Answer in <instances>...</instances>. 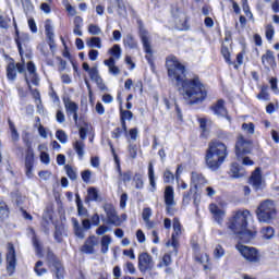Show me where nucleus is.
Masks as SVG:
<instances>
[{
    "instance_id": "nucleus-1",
    "label": "nucleus",
    "mask_w": 279,
    "mask_h": 279,
    "mask_svg": "<svg viewBox=\"0 0 279 279\" xmlns=\"http://www.w3.org/2000/svg\"><path fill=\"white\" fill-rule=\"evenodd\" d=\"M166 69L170 82L177 86L184 101L193 106L206 100L208 90H206V86H204L199 76L186 78V68L180 63L177 57L169 56L166 59Z\"/></svg>"
},
{
    "instance_id": "nucleus-2",
    "label": "nucleus",
    "mask_w": 279,
    "mask_h": 279,
    "mask_svg": "<svg viewBox=\"0 0 279 279\" xmlns=\"http://www.w3.org/2000/svg\"><path fill=\"white\" fill-rule=\"evenodd\" d=\"M228 158V146L217 140L211 141L208 145L205 156V162L211 171H217Z\"/></svg>"
},
{
    "instance_id": "nucleus-3",
    "label": "nucleus",
    "mask_w": 279,
    "mask_h": 279,
    "mask_svg": "<svg viewBox=\"0 0 279 279\" xmlns=\"http://www.w3.org/2000/svg\"><path fill=\"white\" fill-rule=\"evenodd\" d=\"M255 215L259 223H271L278 217V205L271 199L262 201Z\"/></svg>"
},
{
    "instance_id": "nucleus-4",
    "label": "nucleus",
    "mask_w": 279,
    "mask_h": 279,
    "mask_svg": "<svg viewBox=\"0 0 279 279\" xmlns=\"http://www.w3.org/2000/svg\"><path fill=\"white\" fill-rule=\"evenodd\" d=\"M252 219H254V216H252V213L247 209L235 211L229 219L228 229L231 230L233 234H236L241 232V230H245L247 222L252 221Z\"/></svg>"
},
{
    "instance_id": "nucleus-5",
    "label": "nucleus",
    "mask_w": 279,
    "mask_h": 279,
    "mask_svg": "<svg viewBox=\"0 0 279 279\" xmlns=\"http://www.w3.org/2000/svg\"><path fill=\"white\" fill-rule=\"evenodd\" d=\"M235 248L240 252L241 256L247 260V263H260V253L258 252V248L243 245L241 243H238Z\"/></svg>"
},
{
    "instance_id": "nucleus-6",
    "label": "nucleus",
    "mask_w": 279,
    "mask_h": 279,
    "mask_svg": "<svg viewBox=\"0 0 279 279\" xmlns=\"http://www.w3.org/2000/svg\"><path fill=\"white\" fill-rule=\"evenodd\" d=\"M90 131V124L84 123L83 126L80 128L78 134L81 140H76L73 143V148L76 151L80 160L84 158V147H86V144H84V141H86V134Z\"/></svg>"
},
{
    "instance_id": "nucleus-7",
    "label": "nucleus",
    "mask_w": 279,
    "mask_h": 279,
    "mask_svg": "<svg viewBox=\"0 0 279 279\" xmlns=\"http://www.w3.org/2000/svg\"><path fill=\"white\" fill-rule=\"evenodd\" d=\"M208 210L213 215L215 221L221 226L226 218V205H223V203H211L208 206Z\"/></svg>"
},
{
    "instance_id": "nucleus-8",
    "label": "nucleus",
    "mask_w": 279,
    "mask_h": 279,
    "mask_svg": "<svg viewBox=\"0 0 279 279\" xmlns=\"http://www.w3.org/2000/svg\"><path fill=\"white\" fill-rule=\"evenodd\" d=\"M250 151H252V141L245 140L243 135H239L235 143L236 158H241V155L250 154Z\"/></svg>"
},
{
    "instance_id": "nucleus-9",
    "label": "nucleus",
    "mask_w": 279,
    "mask_h": 279,
    "mask_svg": "<svg viewBox=\"0 0 279 279\" xmlns=\"http://www.w3.org/2000/svg\"><path fill=\"white\" fill-rule=\"evenodd\" d=\"M25 82L28 86V88L32 87L31 84H33L34 86H38V74L36 73V64H34V62L29 61L26 64V73H25Z\"/></svg>"
},
{
    "instance_id": "nucleus-10",
    "label": "nucleus",
    "mask_w": 279,
    "mask_h": 279,
    "mask_svg": "<svg viewBox=\"0 0 279 279\" xmlns=\"http://www.w3.org/2000/svg\"><path fill=\"white\" fill-rule=\"evenodd\" d=\"M154 258L148 253H141L138 255V269L142 274L146 271H151L154 269Z\"/></svg>"
},
{
    "instance_id": "nucleus-11",
    "label": "nucleus",
    "mask_w": 279,
    "mask_h": 279,
    "mask_svg": "<svg viewBox=\"0 0 279 279\" xmlns=\"http://www.w3.org/2000/svg\"><path fill=\"white\" fill-rule=\"evenodd\" d=\"M173 230L172 233V241L167 242V247H172V252L174 254H178V236L182 234V225L180 223V220L178 218L173 219Z\"/></svg>"
},
{
    "instance_id": "nucleus-12",
    "label": "nucleus",
    "mask_w": 279,
    "mask_h": 279,
    "mask_svg": "<svg viewBox=\"0 0 279 279\" xmlns=\"http://www.w3.org/2000/svg\"><path fill=\"white\" fill-rule=\"evenodd\" d=\"M16 71L20 73H25V61L16 64H14V62L8 64L7 77L10 82H14V80H16Z\"/></svg>"
},
{
    "instance_id": "nucleus-13",
    "label": "nucleus",
    "mask_w": 279,
    "mask_h": 279,
    "mask_svg": "<svg viewBox=\"0 0 279 279\" xmlns=\"http://www.w3.org/2000/svg\"><path fill=\"white\" fill-rule=\"evenodd\" d=\"M16 269V252L14 251V245L8 244L7 251V270L8 274H14Z\"/></svg>"
},
{
    "instance_id": "nucleus-14",
    "label": "nucleus",
    "mask_w": 279,
    "mask_h": 279,
    "mask_svg": "<svg viewBox=\"0 0 279 279\" xmlns=\"http://www.w3.org/2000/svg\"><path fill=\"white\" fill-rule=\"evenodd\" d=\"M63 104L66 116L73 117L74 122L77 123V111L80 110V106L75 101L71 100V98H63Z\"/></svg>"
},
{
    "instance_id": "nucleus-15",
    "label": "nucleus",
    "mask_w": 279,
    "mask_h": 279,
    "mask_svg": "<svg viewBox=\"0 0 279 279\" xmlns=\"http://www.w3.org/2000/svg\"><path fill=\"white\" fill-rule=\"evenodd\" d=\"M104 208L107 215L108 223H111L112 226H121V223H123L121 218H119V215H117V209H114V206L107 204Z\"/></svg>"
},
{
    "instance_id": "nucleus-16",
    "label": "nucleus",
    "mask_w": 279,
    "mask_h": 279,
    "mask_svg": "<svg viewBox=\"0 0 279 279\" xmlns=\"http://www.w3.org/2000/svg\"><path fill=\"white\" fill-rule=\"evenodd\" d=\"M234 234H236L238 239H240L242 243H252V241L256 239V235L258 234V232L256 231V229L250 230L246 227Z\"/></svg>"
},
{
    "instance_id": "nucleus-17",
    "label": "nucleus",
    "mask_w": 279,
    "mask_h": 279,
    "mask_svg": "<svg viewBox=\"0 0 279 279\" xmlns=\"http://www.w3.org/2000/svg\"><path fill=\"white\" fill-rule=\"evenodd\" d=\"M250 184L253 185L255 191L265 189V182L263 181V174H260V168H256L250 178Z\"/></svg>"
},
{
    "instance_id": "nucleus-18",
    "label": "nucleus",
    "mask_w": 279,
    "mask_h": 279,
    "mask_svg": "<svg viewBox=\"0 0 279 279\" xmlns=\"http://www.w3.org/2000/svg\"><path fill=\"white\" fill-rule=\"evenodd\" d=\"M90 81L95 82L100 90H107L106 84L104 83V78L99 75V70L97 66L90 68L89 72H87Z\"/></svg>"
},
{
    "instance_id": "nucleus-19",
    "label": "nucleus",
    "mask_w": 279,
    "mask_h": 279,
    "mask_svg": "<svg viewBox=\"0 0 279 279\" xmlns=\"http://www.w3.org/2000/svg\"><path fill=\"white\" fill-rule=\"evenodd\" d=\"M140 36L142 38V43H143V47H144V51L146 54V59L148 60V62L151 60V44L149 43V33L145 29H141L140 31Z\"/></svg>"
},
{
    "instance_id": "nucleus-20",
    "label": "nucleus",
    "mask_w": 279,
    "mask_h": 279,
    "mask_svg": "<svg viewBox=\"0 0 279 279\" xmlns=\"http://www.w3.org/2000/svg\"><path fill=\"white\" fill-rule=\"evenodd\" d=\"M262 64L263 66L269 71L270 69H276V56H274V51L267 50L266 53L262 56Z\"/></svg>"
},
{
    "instance_id": "nucleus-21",
    "label": "nucleus",
    "mask_w": 279,
    "mask_h": 279,
    "mask_svg": "<svg viewBox=\"0 0 279 279\" xmlns=\"http://www.w3.org/2000/svg\"><path fill=\"white\" fill-rule=\"evenodd\" d=\"M163 199L166 206H175V190L171 185H167L163 191Z\"/></svg>"
},
{
    "instance_id": "nucleus-22",
    "label": "nucleus",
    "mask_w": 279,
    "mask_h": 279,
    "mask_svg": "<svg viewBox=\"0 0 279 279\" xmlns=\"http://www.w3.org/2000/svg\"><path fill=\"white\" fill-rule=\"evenodd\" d=\"M15 33H16L15 43L17 45L20 56L23 57V48L27 47V43H29V35L25 33H22L21 35H19V29H16Z\"/></svg>"
},
{
    "instance_id": "nucleus-23",
    "label": "nucleus",
    "mask_w": 279,
    "mask_h": 279,
    "mask_svg": "<svg viewBox=\"0 0 279 279\" xmlns=\"http://www.w3.org/2000/svg\"><path fill=\"white\" fill-rule=\"evenodd\" d=\"M171 14L174 19H179V23H182V25L183 23H186V14L184 13V9L181 5H172Z\"/></svg>"
},
{
    "instance_id": "nucleus-24",
    "label": "nucleus",
    "mask_w": 279,
    "mask_h": 279,
    "mask_svg": "<svg viewBox=\"0 0 279 279\" xmlns=\"http://www.w3.org/2000/svg\"><path fill=\"white\" fill-rule=\"evenodd\" d=\"M206 178L199 172H192L191 184L194 189L198 190L206 184Z\"/></svg>"
},
{
    "instance_id": "nucleus-25",
    "label": "nucleus",
    "mask_w": 279,
    "mask_h": 279,
    "mask_svg": "<svg viewBox=\"0 0 279 279\" xmlns=\"http://www.w3.org/2000/svg\"><path fill=\"white\" fill-rule=\"evenodd\" d=\"M211 110L214 114L217 117H228V110H226L225 107V101L223 100H218L213 107Z\"/></svg>"
},
{
    "instance_id": "nucleus-26",
    "label": "nucleus",
    "mask_w": 279,
    "mask_h": 279,
    "mask_svg": "<svg viewBox=\"0 0 279 279\" xmlns=\"http://www.w3.org/2000/svg\"><path fill=\"white\" fill-rule=\"evenodd\" d=\"M229 174L231 178L236 180V179L243 178V175H245V170H243V167L239 166V163L233 162V163H231Z\"/></svg>"
},
{
    "instance_id": "nucleus-27",
    "label": "nucleus",
    "mask_w": 279,
    "mask_h": 279,
    "mask_svg": "<svg viewBox=\"0 0 279 279\" xmlns=\"http://www.w3.org/2000/svg\"><path fill=\"white\" fill-rule=\"evenodd\" d=\"M95 235L89 236V239H87L85 244L82 246V252H84V254H95Z\"/></svg>"
},
{
    "instance_id": "nucleus-28",
    "label": "nucleus",
    "mask_w": 279,
    "mask_h": 279,
    "mask_svg": "<svg viewBox=\"0 0 279 279\" xmlns=\"http://www.w3.org/2000/svg\"><path fill=\"white\" fill-rule=\"evenodd\" d=\"M104 64L105 66H108L109 73L111 75H119V73H121V70L119 69V66H117V61H114L113 58L105 60Z\"/></svg>"
},
{
    "instance_id": "nucleus-29",
    "label": "nucleus",
    "mask_w": 279,
    "mask_h": 279,
    "mask_svg": "<svg viewBox=\"0 0 279 279\" xmlns=\"http://www.w3.org/2000/svg\"><path fill=\"white\" fill-rule=\"evenodd\" d=\"M123 45L129 49H138V41H136V39H134V36H132L131 34H128L123 38Z\"/></svg>"
},
{
    "instance_id": "nucleus-30",
    "label": "nucleus",
    "mask_w": 279,
    "mask_h": 279,
    "mask_svg": "<svg viewBox=\"0 0 279 279\" xmlns=\"http://www.w3.org/2000/svg\"><path fill=\"white\" fill-rule=\"evenodd\" d=\"M110 243H112V238L110 235H104L101 238L100 245H101V253L102 254H108Z\"/></svg>"
},
{
    "instance_id": "nucleus-31",
    "label": "nucleus",
    "mask_w": 279,
    "mask_h": 279,
    "mask_svg": "<svg viewBox=\"0 0 279 279\" xmlns=\"http://www.w3.org/2000/svg\"><path fill=\"white\" fill-rule=\"evenodd\" d=\"M148 180H149V184L151 186V192L154 193V191H156V175L154 173V165L149 163L148 166Z\"/></svg>"
},
{
    "instance_id": "nucleus-32",
    "label": "nucleus",
    "mask_w": 279,
    "mask_h": 279,
    "mask_svg": "<svg viewBox=\"0 0 279 279\" xmlns=\"http://www.w3.org/2000/svg\"><path fill=\"white\" fill-rule=\"evenodd\" d=\"M108 53L111 56L114 61L121 60V46L113 45L112 48L109 49Z\"/></svg>"
},
{
    "instance_id": "nucleus-33",
    "label": "nucleus",
    "mask_w": 279,
    "mask_h": 279,
    "mask_svg": "<svg viewBox=\"0 0 279 279\" xmlns=\"http://www.w3.org/2000/svg\"><path fill=\"white\" fill-rule=\"evenodd\" d=\"M275 234H276V231L274 230L272 227H264L260 230L262 238L266 240H271V238L275 236Z\"/></svg>"
},
{
    "instance_id": "nucleus-34",
    "label": "nucleus",
    "mask_w": 279,
    "mask_h": 279,
    "mask_svg": "<svg viewBox=\"0 0 279 279\" xmlns=\"http://www.w3.org/2000/svg\"><path fill=\"white\" fill-rule=\"evenodd\" d=\"M87 47L90 49H101V38L99 37H92L86 43Z\"/></svg>"
},
{
    "instance_id": "nucleus-35",
    "label": "nucleus",
    "mask_w": 279,
    "mask_h": 279,
    "mask_svg": "<svg viewBox=\"0 0 279 279\" xmlns=\"http://www.w3.org/2000/svg\"><path fill=\"white\" fill-rule=\"evenodd\" d=\"M45 31L46 36L50 40V43H53L54 34H53V25L51 24V21H46L45 23Z\"/></svg>"
},
{
    "instance_id": "nucleus-36",
    "label": "nucleus",
    "mask_w": 279,
    "mask_h": 279,
    "mask_svg": "<svg viewBox=\"0 0 279 279\" xmlns=\"http://www.w3.org/2000/svg\"><path fill=\"white\" fill-rule=\"evenodd\" d=\"M9 123V130L11 132V138L12 141L16 142L19 141V138H21V136L19 135V131L16 130V125H14V122H12V120H8Z\"/></svg>"
},
{
    "instance_id": "nucleus-37",
    "label": "nucleus",
    "mask_w": 279,
    "mask_h": 279,
    "mask_svg": "<svg viewBox=\"0 0 279 279\" xmlns=\"http://www.w3.org/2000/svg\"><path fill=\"white\" fill-rule=\"evenodd\" d=\"M34 166V148L28 147L25 155V167Z\"/></svg>"
},
{
    "instance_id": "nucleus-38",
    "label": "nucleus",
    "mask_w": 279,
    "mask_h": 279,
    "mask_svg": "<svg viewBox=\"0 0 279 279\" xmlns=\"http://www.w3.org/2000/svg\"><path fill=\"white\" fill-rule=\"evenodd\" d=\"M265 36L270 43L274 40V36H276V28L271 24L265 26Z\"/></svg>"
},
{
    "instance_id": "nucleus-39",
    "label": "nucleus",
    "mask_w": 279,
    "mask_h": 279,
    "mask_svg": "<svg viewBox=\"0 0 279 279\" xmlns=\"http://www.w3.org/2000/svg\"><path fill=\"white\" fill-rule=\"evenodd\" d=\"M171 263H173V260L171 259V254L166 253L162 257V259L159 262V264L157 265V267L159 269H162V267H169V265H171Z\"/></svg>"
},
{
    "instance_id": "nucleus-40",
    "label": "nucleus",
    "mask_w": 279,
    "mask_h": 279,
    "mask_svg": "<svg viewBox=\"0 0 279 279\" xmlns=\"http://www.w3.org/2000/svg\"><path fill=\"white\" fill-rule=\"evenodd\" d=\"M87 199H89V202H98L99 191H97L95 187H89L87 190Z\"/></svg>"
},
{
    "instance_id": "nucleus-41",
    "label": "nucleus",
    "mask_w": 279,
    "mask_h": 279,
    "mask_svg": "<svg viewBox=\"0 0 279 279\" xmlns=\"http://www.w3.org/2000/svg\"><path fill=\"white\" fill-rule=\"evenodd\" d=\"M199 125L202 130V136H204V138H208V120L206 118H201Z\"/></svg>"
},
{
    "instance_id": "nucleus-42",
    "label": "nucleus",
    "mask_w": 279,
    "mask_h": 279,
    "mask_svg": "<svg viewBox=\"0 0 279 279\" xmlns=\"http://www.w3.org/2000/svg\"><path fill=\"white\" fill-rule=\"evenodd\" d=\"M196 260L203 265L204 269H210V267H208V260H210L208 254L197 255Z\"/></svg>"
},
{
    "instance_id": "nucleus-43",
    "label": "nucleus",
    "mask_w": 279,
    "mask_h": 279,
    "mask_svg": "<svg viewBox=\"0 0 279 279\" xmlns=\"http://www.w3.org/2000/svg\"><path fill=\"white\" fill-rule=\"evenodd\" d=\"M56 138H58L62 145H65V143H69V135H66V132L63 130H58L56 132Z\"/></svg>"
},
{
    "instance_id": "nucleus-44",
    "label": "nucleus",
    "mask_w": 279,
    "mask_h": 279,
    "mask_svg": "<svg viewBox=\"0 0 279 279\" xmlns=\"http://www.w3.org/2000/svg\"><path fill=\"white\" fill-rule=\"evenodd\" d=\"M65 173L70 180H77V171L73 167L66 165L64 167Z\"/></svg>"
},
{
    "instance_id": "nucleus-45",
    "label": "nucleus",
    "mask_w": 279,
    "mask_h": 279,
    "mask_svg": "<svg viewBox=\"0 0 279 279\" xmlns=\"http://www.w3.org/2000/svg\"><path fill=\"white\" fill-rule=\"evenodd\" d=\"M214 256L215 258H223V256H226V250H223V246L220 244L216 245L214 248Z\"/></svg>"
},
{
    "instance_id": "nucleus-46",
    "label": "nucleus",
    "mask_w": 279,
    "mask_h": 279,
    "mask_svg": "<svg viewBox=\"0 0 279 279\" xmlns=\"http://www.w3.org/2000/svg\"><path fill=\"white\" fill-rule=\"evenodd\" d=\"M173 180H175V175L173 174V172H171V170H166L163 172V182L166 184H171Z\"/></svg>"
},
{
    "instance_id": "nucleus-47",
    "label": "nucleus",
    "mask_w": 279,
    "mask_h": 279,
    "mask_svg": "<svg viewBox=\"0 0 279 279\" xmlns=\"http://www.w3.org/2000/svg\"><path fill=\"white\" fill-rule=\"evenodd\" d=\"M54 269H56V278L58 279L64 278V267H62V264L57 263L54 265Z\"/></svg>"
},
{
    "instance_id": "nucleus-48",
    "label": "nucleus",
    "mask_w": 279,
    "mask_h": 279,
    "mask_svg": "<svg viewBox=\"0 0 279 279\" xmlns=\"http://www.w3.org/2000/svg\"><path fill=\"white\" fill-rule=\"evenodd\" d=\"M221 56L225 58L227 64H232V60L230 59V50L228 49V47H221Z\"/></svg>"
},
{
    "instance_id": "nucleus-49",
    "label": "nucleus",
    "mask_w": 279,
    "mask_h": 279,
    "mask_svg": "<svg viewBox=\"0 0 279 279\" xmlns=\"http://www.w3.org/2000/svg\"><path fill=\"white\" fill-rule=\"evenodd\" d=\"M35 272L37 274V276H45V274H47V269L43 268V262L41 260L36 263Z\"/></svg>"
},
{
    "instance_id": "nucleus-50",
    "label": "nucleus",
    "mask_w": 279,
    "mask_h": 279,
    "mask_svg": "<svg viewBox=\"0 0 279 279\" xmlns=\"http://www.w3.org/2000/svg\"><path fill=\"white\" fill-rule=\"evenodd\" d=\"M88 32L92 34V36H99V34H101V28L95 24H90L88 26Z\"/></svg>"
},
{
    "instance_id": "nucleus-51",
    "label": "nucleus",
    "mask_w": 279,
    "mask_h": 279,
    "mask_svg": "<svg viewBox=\"0 0 279 279\" xmlns=\"http://www.w3.org/2000/svg\"><path fill=\"white\" fill-rule=\"evenodd\" d=\"M270 88L275 93V95H279V88H278V78L271 77L269 81Z\"/></svg>"
},
{
    "instance_id": "nucleus-52",
    "label": "nucleus",
    "mask_w": 279,
    "mask_h": 279,
    "mask_svg": "<svg viewBox=\"0 0 279 279\" xmlns=\"http://www.w3.org/2000/svg\"><path fill=\"white\" fill-rule=\"evenodd\" d=\"M63 5L70 16H75L77 14V11L73 8V5H71V3H69V1H64Z\"/></svg>"
},
{
    "instance_id": "nucleus-53",
    "label": "nucleus",
    "mask_w": 279,
    "mask_h": 279,
    "mask_svg": "<svg viewBox=\"0 0 279 279\" xmlns=\"http://www.w3.org/2000/svg\"><path fill=\"white\" fill-rule=\"evenodd\" d=\"M38 133L41 138H48L49 135L52 136L51 132L43 125H39Z\"/></svg>"
},
{
    "instance_id": "nucleus-54",
    "label": "nucleus",
    "mask_w": 279,
    "mask_h": 279,
    "mask_svg": "<svg viewBox=\"0 0 279 279\" xmlns=\"http://www.w3.org/2000/svg\"><path fill=\"white\" fill-rule=\"evenodd\" d=\"M242 8H243L244 14H246L248 19H252L253 14H252V11L250 10V4L247 3V0H242Z\"/></svg>"
},
{
    "instance_id": "nucleus-55",
    "label": "nucleus",
    "mask_w": 279,
    "mask_h": 279,
    "mask_svg": "<svg viewBox=\"0 0 279 279\" xmlns=\"http://www.w3.org/2000/svg\"><path fill=\"white\" fill-rule=\"evenodd\" d=\"M10 211L8 210V206L2 204L0 206V219H8Z\"/></svg>"
},
{
    "instance_id": "nucleus-56",
    "label": "nucleus",
    "mask_w": 279,
    "mask_h": 279,
    "mask_svg": "<svg viewBox=\"0 0 279 279\" xmlns=\"http://www.w3.org/2000/svg\"><path fill=\"white\" fill-rule=\"evenodd\" d=\"M242 130L246 132V134H254V123H243Z\"/></svg>"
},
{
    "instance_id": "nucleus-57",
    "label": "nucleus",
    "mask_w": 279,
    "mask_h": 279,
    "mask_svg": "<svg viewBox=\"0 0 279 279\" xmlns=\"http://www.w3.org/2000/svg\"><path fill=\"white\" fill-rule=\"evenodd\" d=\"M151 215H153L151 208L146 207L143 209L142 217L144 221H149V219L151 218Z\"/></svg>"
},
{
    "instance_id": "nucleus-58",
    "label": "nucleus",
    "mask_w": 279,
    "mask_h": 279,
    "mask_svg": "<svg viewBox=\"0 0 279 279\" xmlns=\"http://www.w3.org/2000/svg\"><path fill=\"white\" fill-rule=\"evenodd\" d=\"M245 155H241V158H238V160L242 161V165L245 167H252L254 165V161L250 159V157H244Z\"/></svg>"
},
{
    "instance_id": "nucleus-59",
    "label": "nucleus",
    "mask_w": 279,
    "mask_h": 279,
    "mask_svg": "<svg viewBox=\"0 0 279 279\" xmlns=\"http://www.w3.org/2000/svg\"><path fill=\"white\" fill-rule=\"evenodd\" d=\"M134 182H135L136 189H143L144 182H143V177H141V174H135Z\"/></svg>"
},
{
    "instance_id": "nucleus-60",
    "label": "nucleus",
    "mask_w": 279,
    "mask_h": 279,
    "mask_svg": "<svg viewBox=\"0 0 279 279\" xmlns=\"http://www.w3.org/2000/svg\"><path fill=\"white\" fill-rule=\"evenodd\" d=\"M93 175V172H90V170H85L82 172V180L83 182H86V184H88V182H90V178Z\"/></svg>"
},
{
    "instance_id": "nucleus-61",
    "label": "nucleus",
    "mask_w": 279,
    "mask_h": 279,
    "mask_svg": "<svg viewBox=\"0 0 279 279\" xmlns=\"http://www.w3.org/2000/svg\"><path fill=\"white\" fill-rule=\"evenodd\" d=\"M118 13L120 16H126L128 12L125 11V4H123V1H118Z\"/></svg>"
},
{
    "instance_id": "nucleus-62",
    "label": "nucleus",
    "mask_w": 279,
    "mask_h": 279,
    "mask_svg": "<svg viewBox=\"0 0 279 279\" xmlns=\"http://www.w3.org/2000/svg\"><path fill=\"white\" fill-rule=\"evenodd\" d=\"M40 162H43V165H49V162H51V158L49 157V155L47 153H40Z\"/></svg>"
},
{
    "instance_id": "nucleus-63",
    "label": "nucleus",
    "mask_w": 279,
    "mask_h": 279,
    "mask_svg": "<svg viewBox=\"0 0 279 279\" xmlns=\"http://www.w3.org/2000/svg\"><path fill=\"white\" fill-rule=\"evenodd\" d=\"M138 148L136 145H129V154L134 159L137 156Z\"/></svg>"
},
{
    "instance_id": "nucleus-64",
    "label": "nucleus",
    "mask_w": 279,
    "mask_h": 279,
    "mask_svg": "<svg viewBox=\"0 0 279 279\" xmlns=\"http://www.w3.org/2000/svg\"><path fill=\"white\" fill-rule=\"evenodd\" d=\"M56 119L59 123H64V121H66V117L64 116V112H62V110L57 111Z\"/></svg>"
}]
</instances>
